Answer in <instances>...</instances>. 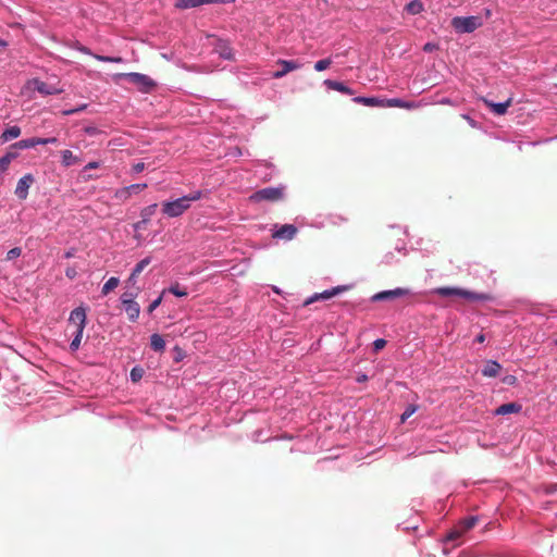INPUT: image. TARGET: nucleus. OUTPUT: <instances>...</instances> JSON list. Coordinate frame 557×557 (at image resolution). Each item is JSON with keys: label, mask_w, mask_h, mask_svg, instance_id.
Wrapping results in <instances>:
<instances>
[{"label": "nucleus", "mask_w": 557, "mask_h": 557, "mask_svg": "<svg viewBox=\"0 0 557 557\" xmlns=\"http://www.w3.org/2000/svg\"><path fill=\"white\" fill-rule=\"evenodd\" d=\"M201 196L202 193L197 190L173 201H165L162 203V213L169 218L180 216L190 208L193 201L199 200Z\"/></svg>", "instance_id": "f257e3e1"}, {"label": "nucleus", "mask_w": 557, "mask_h": 557, "mask_svg": "<svg viewBox=\"0 0 557 557\" xmlns=\"http://www.w3.org/2000/svg\"><path fill=\"white\" fill-rule=\"evenodd\" d=\"M86 309L83 307L75 308L69 318V324L74 326V338L70 344V348L72 351H76L82 342L83 333L86 326Z\"/></svg>", "instance_id": "f03ea898"}, {"label": "nucleus", "mask_w": 557, "mask_h": 557, "mask_svg": "<svg viewBox=\"0 0 557 557\" xmlns=\"http://www.w3.org/2000/svg\"><path fill=\"white\" fill-rule=\"evenodd\" d=\"M435 293L442 297L459 296L473 301H488L492 296L484 293H473L458 287H438Z\"/></svg>", "instance_id": "7ed1b4c3"}, {"label": "nucleus", "mask_w": 557, "mask_h": 557, "mask_svg": "<svg viewBox=\"0 0 557 557\" xmlns=\"http://www.w3.org/2000/svg\"><path fill=\"white\" fill-rule=\"evenodd\" d=\"M285 194V187H265L260 190L255 191L250 197L249 200L252 202H261V201H269V202H276L284 198Z\"/></svg>", "instance_id": "20e7f679"}, {"label": "nucleus", "mask_w": 557, "mask_h": 557, "mask_svg": "<svg viewBox=\"0 0 557 557\" xmlns=\"http://www.w3.org/2000/svg\"><path fill=\"white\" fill-rule=\"evenodd\" d=\"M121 78H126L144 92H149L156 86V83L149 76L140 73H119L114 75L115 82Z\"/></svg>", "instance_id": "39448f33"}, {"label": "nucleus", "mask_w": 557, "mask_h": 557, "mask_svg": "<svg viewBox=\"0 0 557 557\" xmlns=\"http://www.w3.org/2000/svg\"><path fill=\"white\" fill-rule=\"evenodd\" d=\"M453 27L459 33H471L481 26V22L476 16L454 17Z\"/></svg>", "instance_id": "423d86ee"}, {"label": "nucleus", "mask_w": 557, "mask_h": 557, "mask_svg": "<svg viewBox=\"0 0 557 557\" xmlns=\"http://www.w3.org/2000/svg\"><path fill=\"white\" fill-rule=\"evenodd\" d=\"M478 522L476 517H469L461 520L458 524H456L447 534V541H456L461 537L467 531L471 530Z\"/></svg>", "instance_id": "0eeeda50"}, {"label": "nucleus", "mask_w": 557, "mask_h": 557, "mask_svg": "<svg viewBox=\"0 0 557 557\" xmlns=\"http://www.w3.org/2000/svg\"><path fill=\"white\" fill-rule=\"evenodd\" d=\"M350 287L348 285H339V286H336V287H333L331 289H327V290H324L322 293H317L314 294L313 296H311L310 298H308L306 301H305V306H308L317 300H326V299H330L334 296H337L346 290H348Z\"/></svg>", "instance_id": "6e6552de"}, {"label": "nucleus", "mask_w": 557, "mask_h": 557, "mask_svg": "<svg viewBox=\"0 0 557 557\" xmlns=\"http://www.w3.org/2000/svg\"><path fill=\"white\" fill-rule=\"evenodd\" d=\"M297 233L298 228L293 224H275L272 237L275 239L292 240Z\"/></svg>", "instance_id": "1a4fd4ad"}, {"label": "nucleus", "mask_w": 557, "mask_h": 557, "mask_svg": "<svg viewBox=\"0 0 557 557\" xmlns=\"http://www.w3.org/2000/svg\"><path fill=\"white\" fill-rule=\"evenodd\" d=\"M26 86L34 88L35 90H37L39 94H41L44 96L57 95L62 91L61 89L57 88L55 86L49 85L38 78L29 79L27 82Z\"/></svg>", "instance_id": "9d476101"}, {"label": "nucleus", "mask_w": 557, "mask_h": 557, "mask_svg": "<svg viewBox=\"0 0 557 557\" xmlns=\"http://www.w3.org/2000/svg\"><path fill=\"white\" fill-rule=\"evenodd\" d=\"M33 183L34 176L32 174H26L23 177H21L15 188L16 197L21 200L26 199L28 196V189Z\"/></svg>", "instance_id": "9b49d317"}, {"label": "nucleus", "mask_w": 557, "mask_h": 557, "mask_svg": "<svg viewBox=\"0 0 557 557\" xmlns=\"http://www.w3.org/2000/svg\"><path fill=\"white\" fill-rule=\"evenodd\" d=\"M277 65H280L282 69L280 71H276L273 73L274 78H282L287 73L299 70L301 67V64L296 60H278Z\"/></svg>", "instance_id": "f8f14e48"}, {"label": "nucleus", "mask_w": 557, "mask_h": 557, "mask_svg": "<svg viewBox=\"0 0 557 557\" xmlns=\"http://www.w3.org/2000/svg\"><path fill=\"white\" fill-rule=\"evenodd\" d=\"M408 293H409L408 289L400 288V287L392 289V290H384V292H380V293L373 295L372 301L395 299L397 297L405 296Z\"/></svg>", "instance_id": "ddd939ff"}, {"label": "nucleus", "mask_w": 557, "mask_h": 557, "mask_svg": "<svg viewBox=\"0 0 557 557\" xmlns=\"http://www.w3.org/2000/svg\"><path fill=\"white\" fill-rule=\"evenodd\" d=\"M419 104L414 101H405L399 98L383 99V108L417 109Z\"/></svg>", "instance_id": "4468645a"}, {"label": "nucleus", "mask_w": 557, "mask_h": 557, "mask_svg": "<svg viewBox=\"0 0 557 557\" xmlns=\"http://www.w3.org/2000/svg\"><path fill=\"white\" fill-rule=\"evenodd\" d=\"M483 102L486 107H488L496 115H504L507 112V109L512 104V98H508L505 102H493L488 99H483Z\"/></svg>", "instance_id": "2eb2a0df"}, {"label": "nucleus", "mask_w": 557, "mask_h": 557, "mask_svg": "<svg viewBox=\"0 0 557 557\" xmlns=\"http://www.w3.org/2000/svg\"><path fill=\"white\" fill-rule=\"evenodd\" d=\"M151 262L150 257H146L143 260H140L134 268L133 272L131 273L127 283L135 286L136 284V277L144 271L146 267H148Z\"/></svg>", "instance_id": "dca6fc26"}, {"label": "nucleus", "mask_w": 557, "mask_h": 557, "mask_svg": "<svg viewBox=\"0 0 557 557\" xmlns=\"http://www.w3.org/2000/svg\"><path fill=\"white\" fill-rule=\"evenodd\" d=\"M522 409V406L518 403H507L503 404L499 407L496 408L495 414L496 416H505L510 413H518Z\"/></svg>", "instance_id": "f3484780"}, {"label": "nucleus", "mask_w": 557, "mask_h": 557, "mask_svg": "<svg viewBox=\"0 0 557 557\" xmlns=\"http://www.w3.org/2000/svg\"><path fill=\"white\" fill-rule=\"evenodd\" d=\"M352 101L356 102V103H359V104L367 106V107H380V108H383V99L376 98V97H361V96H358V97H355L352 99Z\"/></svg>", "instance_id": "a211bd4d"}, {"label": "nucleus", "mask_w": 557, "mask_h": 557, "mask_svg": "<svg viewBox=\"0 0 557 557\" xmlns=\"http://www.w3.org/2000/svg\"><path fill=\"white\" fill-rule=\"evenodd\" d=\"M324 85L332 90H336L347 95H354L352 89L343 84L342 82L326 79L324 81Z\"/></svg>", "instance_id": "6ab92c4d"}, {"label": "nucleus", "mask_w": 557, "mask_h": 557, "mask_svg": "<svg viewBox=\"0 0 557 557\" xmlns=\"http://www.w3.org/2000/svg\"><path fill=\"white\" fill-rule=\"evenodd\" d=\"M61 157H62V165L65 166V168H69L71 165H74V164H78L82 162V159L75 154H73V152L71 150H63L61 151Z\"/></svg>", "instance_id": "aec40b11"}, {"label": "nucleus", "mask_w": 557, "mask_h": 557, "mask_svg": "<svg viewBox=\"0 0 557 557\" xmlns=\"http://www.w3.org/2000/svg\"><path fill=\"white\" fill-rule=\"evenodd\" d=\"M502 366L496 361H488L482 370V374L487 377H495L499 374Z\"/></svg>", "instance_id": "412c9836"}, {"label": "nucleus", "mask_w": 557, "mask_h": 557, "mask_svg": "<svg viewBox=\"0 0 557 557\" xmlns=\"http://www.w3.org/2000/svg\"><path fill=\"white\" fill-rule=\"evenodd\" d=\"M37 145H42V138L33 137V138L23 139V140L15 143L12 146V148L28 149V148H34Z\"/></svg>", "instance_id": "4be33fe9"}, {"label": "nucleus", "mask_w": 557, "mask_h": 557, "mask_svg": "<svg viewBox=\"0 0 557 557\" xmlns=\"http://www.w3.org/2000/svg\"><path fill=\"white\" fill-rule=\"evenodd\" d=\"M124 309L131 321H136L138 319L140 313V307L136 301H126V305H124Z\"/></svg>", "instance_id": "5701e85b"}, {"label": "nucleus", "mask_w": 557, "mask_h": 557, "mask_svg": "<svg viewBox=\"0 0 557 557\" xmlns=\"http://www.w3.org/2000/svg\"><path fill=\"white\" fill-rule=\"evenodd\" d=\"M215 51L222 57L223 59L231 60L233 59V51L232 48L228 46L226 41L220 40L218 45L215 46Z\"/></svg>", "instance_id": "b1692460"}, {"label": "nucleus", "mask_w": 557, "mask_h": 557, "mask_svg": "<svg viewBox=\"0 0 557 557\" xmlns=\"http://www.w3.org/2000/svg\"><path fill=\"white\" fill-rule=\"evenodd\" d=\"M17 156V152L9 151L0 158V175L9 169L10 163L12 160L16 159Z\"/></svg>", "instance_id": "393cba45"}, {"label": "nucleus", "mask_w": 557, "mask_h": 557, "mask_svg": "<svg viewBox=\"0 0 557 557\" xmlns=\"http://www.w3.org/2000/svg\"><path fill=\"white\" fill-rule=\"evenodd\" d=\"M150 346L154 351H163L165 348V342L159 334H152L150 337Z\"/></svg>", "instance_id": "a878e982"}, {"label": "nucleus", "mask_w": 557, "mask_h": 557, "mask_svg": "<svg viewBox=\"0 0 557 557\" xmlns=\"http://www.w3.org/2000/svg\"><path fill=\"white\" fill-rule=\"evenodd\" d=\"M20 135H21V128L18 126H11L2 133L1 139L3 141H8L11 139L17 138Z\"/></svg>", "instance_id": "bb28decb"}, {"label": "nucleus", "mask_w": 557, "mask_h": 557, "mask_svg": "<svg viewBox=\"0 0 557 557\" xmlns=\"http://www.w3.org/2000/svg\"><path fill=\"white\" fill-rule=\"evenodd\" d=\"M406 10L408 13L410 14H419L423 11V3L419 0H413V1H410L407 5H406Z\"/></svg>", "instance_id": "cd10ccee"}, {"label": "nucleus", "mask_w": 557, "mask_h": 557, "mask_svg": "<svg viewBox=\"0 0 557 557\" xmlns=\"http://www.w3.org/2000/svg\"><path fill=\"white\" fill-rule=\"evenodd\" d=\"M120 280L117 277H110L104 285L102 286L101 293L102 295H108L111 290L119 286Z\"/></svg>", "instance_id": "c85d7f7f"}, {"label": "nucleus", "mask_w": 557, "mask_h": 557, "mask_svg": "<svg viewBox=\"0 0 557 557\" xmlns=\"http://www.w3.org/2000/svg\"><path fill=\"white\" fill-rule=\"evenodd\" d=\"M157 209V203L150 205L146 208H144L140 212V216L143 218V222L147 223L150 219V216L154 213Z\"/></svg>", "instance_id": "c756f323"}, {"label": "nucleus", "mask_w": 557, "mask_h": 557, "mask_svg": "<svg viewBox=\"0 0 557 557\" xmlns=\"http://www.w3.org/2000/svg\"><path fill=\"white\" fill-rule=\"evenodd\" d=\"M131 196H132V194H131L128 187L120 188L114 194L115 199H117L122 202L128 200Z\"/></svg>", "instance_id": "7c9ffc66"}, {"label": "nucleus", "mask_w": 557, "mask_h": 557, "mask_svg": "<svg viewBox=\"0 0 557 557\" xmlns=\"http://www.w3.org/2000/svg\"><path fill=\"white\" fill-rule=\"evenodd\" d=\"M169 292L177 297H185L188 294L186 288L181 287L178 283L171 285Z\"/></svg>", "instance_id": "2f4dec72"}, {"label": "nucleus", "mask_w": 557, "mask_h": 557, "mask_svg": "<svg viewBox=\"0 0 557 557\" xmlns=\"http://www.w3.org/2000/svg\"><path fill=\"white\" fill-rule=\"evenodd\" d=\"M138 292H139V287H135L134 286V290H127L125 292L122 297H121V300H122V304L123 306L126 305V301L131 300V301H135V297L138 295Z\"/></svg>", "instance_id": "473e14b6"}, {"label": "nucleus", "mask_w": 557, "mask_h": 557, "mask_svg": "<svg viewBox=\"0 0 557 557\" xmlns=\"http://www.w3.org/2000/svg\"><path fill=\"white\" fill-rule=\"evenodd\" d=\"M332 64V60L330 58L319 60L314 64V70L318 72L326 70Z\"/></svg>", "instance_id": "72a5a7b5"}, {"label": "nucleus", "mask_w": 557, "mask_h": 557, "mask_svg": "<svg viewBox=\"0 0 557 557\" xmlns=\"http://www.w3.org/2000/svg\"><path fill=\"white\" fill-rule=\"evenodd\" d=\"M176 7L180 9H190L198 7L197 0H178Z\"/></svg>", "instance_id": "f704fd0d"}, {"label": "nucleus", "mask_w": 557, "mask_h": 557, "mask_svg": "<svg viewBox=\"0 0 557 557\" xmlns=\"http://www.w3.org/2000/svg\"><path fill=\"white\" fill-rule=\"evenodd\" d=\"M144 375V369L135 367L131 370V379L133 382H138Z\"/></svg>", "instance_id": "c9c22d12"}, {"label": "nucleus", "mask_w": 557, "mask_h": 557, "mask_svg": "<svg viewBox=\"0 0 557 557\" xmlns=\"http://www.w3.org/2000/svg\"><path fill=\"white\" fill-rule=\"evenodd\" d=\"M418 407L416 405H409L405 411L403 412L400 419L403 422H405L408 418H410L416 411Z\"/></svg>", "instance_id": "e433bc0d"}, {"label": "nucleus", "mask_w": 557, "mask_h": 557, "mask_svg": "<svg viewBox=\"0 0 557 557\" xmlns=\"http://www.w3.org/2000/svg\"><path fill=\"white\" fill-rule=\"evenodd\" d=\"M21 255H22V249L18 247H14L8 251L7 260H13L15 258H18Z\"/></svg>", "instance_id": "4c0bfd02"}, {"label": "nucleus", "mask_w": 557, "mask_h": 557, "mask_svg": "<svg viewBox=\"0 0 557 557\" xmlns=\"http://www.w3.org/2000/svg\"><path fill=\"white\" fill-rule=\"evenodd\" d=\"M127 187H128L131 194H138L141 190H144L145 188H147V184H133Z\"/></svg>", "instance_id": "58836bf2"}, {"label": "nucleus", "mask_w": 557, "mask_h": 557, "mask_svg": "<svg viewBox=\"0 0 557 557\" xmlns=\"http://www.w3.org/2000/svg\"><path fill=\"white\" fill-rule=\"evenodd\" d=\"M162 302V296H159L157 299H154L149 306H148V313H152Z\"/></svg>", "instance_id": "ea45409f"}, {"label": "nucleus", "mask_w": 557, "mask_h": 557, "mask_svg": "<svg viewBox=\"0 0 557 557\" xmlns=\"http://www.w3.org/2000/svg\"><path fill=\"white\" fill-rule=\"evenodd\" d=\"M386 346V341L383 338H377L373 342V349L374 351H379L383 349Z\"/></svg>", "instance_id": "a19ab883"}, {"label": "nucleus", "mask_w": 557, "mask_h": 557, "mask_svg": "<svg viewBox=\"0 0 557 557\" xmlns=\"http://www.w3.org/2000/svg\"><path fill=\"white\" fill-rule=\"evenodd\" d=\"M234 0H197L198 7L202 4H209V3H230Z\"/></svg>", "instance_id": "79ce46f5"}, {"label": "nucleus", "mask_w": 557, "mask_h": 557, "mask_svg": "<svg viewBox=\"0 0 557 557\" xmlns=\"http://www.w3.org/2000/svg\"><path fill=\"white\" fill-rule=\"evenodd\" d=\"M99 166H100L99 162L92 161V162L87 163L82 171H83V173H86L89 170L98 169Z\"/></svg>", "instance_id": "37998d69"}, {"label": "nucleus", "mask_w": 557, "mask_h": 557, "mask_svg": "<svg viewBox=\"0 0 557 557\" xmlns=\"http://www.w3.org/2000/svg\"><path fill=\"white\" fill-rule=\"evenodd\" d=\"M65 275L70 278V280H73L76 277L77 275V271L74 267H69L66 270H65Z\"/></svg>", "instance_id": "c03bdc74"}, {"label": "nucleus", "mask_w": 557, "mask_h": 557, "mask_svg": "<svg viewBox=\"0 0 557 557\" xmlns=\"http://www.w3.org/2000/svg\"><path fill=\"white\" fill-rule=\"evenodd\" d=\"M145 168H146V165H145V163H144V162H138V163H135V164L133 165V171H134L135 173H140V172H143V171L145 170Z\"/></svg>", "instance_id": "a18cd8bd"}, {"label": "nucleus", "mask_w": 557, "mask_h": 557, "mask_svg": "<svg viewBox=\"0 0 557 557\" xmlns=\"http://www.w3.org/2000/svg\"><path fill=\"white\" fill-rule=\"evenodd\" d=\"M517 379L516 376L513 375H506L504 379H503V382L505 384H508V385H513L516 383Z\"/></svg>", "instance_id": "49530a36"}, {"label": "nucleus", "mask_w": 557, "mask_h": 557, "mask_svg": "<svg viewBox=\"0 0 557 557\" xmlns=\"http://www.w3.org/2000/svg\"><path fill=\"white\" fill-rule=\"evenodd\" d=\"M81 175H82L83 181H85V182H88V181H90V180L98 178V175H94L92 173H89V174H88L87 172H86V173H83V172H82V173H81Z\"/></svg>", "instance_id": "de8ad7c7"}, {"label": "nucleus", "mask_w": 557, "mask_h": 557, "mask_svg": "<svg viewBox=\"0 0 557 557\" xmlns=\"http://www.w3.org/2000/svg\"><path fill=\"white\" fill-rule=\"evenodd\" d=\"M94 57L97 60L102 61V62H111V60H112V57H106V55H99V54H95Z\"/></svg>", "instance_id": "09e8293b"}, {"label": "nucleus", "mask_w": 557, "mask_h": 557, "mask_svg": "<svg viewBox=\"0 0 557 557\" xmlns=\"http://www.w3.org/2000/svg\"><path fill=\"white\" fill-rule=\"evenodd\" d=\"M55 143H57L55 137L42 138V145L55 144Z\"/></svg>", "instance_id": "8fccbe9b"}, {"label": "nucleus", "mask_w": 557, "mask_h": 557, "mask_svg": "<svg viewBox=\"0 0 557 557\" xmlns=\"http://www.w3.org/2000/svg\"><path fill=\"white\" fill-rule=\"evenodd\" d=\"M484 341H485V335H484V334H482V333H481V334H479V335L476 336V338H475V342H476V343H480V344L484 343Z\"/></svg>", "instance_id": "3c124183"}, {"label": "nucleus", "mask_w": 557, "mask_h": 557, "mask_svg": "<svg viewBox=\"0 0 557 557\" xmlns=\"http://www.w3.org/2000/svg\"><path fill=\"white\" fill-rule=\"evenodd\" d=\"M462 117H463L465 120H467V121L470 123V125H471V126H473V127L475 126V121H474V120H472L470 116H468V115H462Z\"/></svg>", "instance_id": "603ef678"}, {"label": "nucleus", "mask_w": 557, "mask_h": 557, "mask_svg": "<svg viewBox=\"0 0 557 557\" xmlns=\"http://www.w3.org/2000/svg\"><path fill=\"white\" fill-rule=\"evenodd\" d=\"M74 251H75L74 249H70V250H67V251L64 253V257H65V258H72V257H74Z\"/></svg>", "instance_id": "864d4df0"}, {"label": "nucleus", "mask_w": 557, "mask_h": 557, "mask_svg": "<svg viewBox=\"0 0 557 557\" xmlns=\"http://www.w3.org/2000/svg\"><path fill=\"white\" fill-rule=\"evenodd\" d=\"M111 62H114V63H122V62H123V59H122L121 57H112Z\"/></svg>", "instance_id": "5fc2aeb1"}, {"label": "nucleus", "mask_w": 557, "mask_h": 557, "mask_svg": "<svg viewBox=\"0 0 557 557\" xmlns=\"http://www.w3.org/2000/svg\"><path fill=\"white\" fill-rule=\"evenodd\" d=\"M424 50H425V51H431V50H432V46H431V44H426V45L424 46Z\"/></svg>", "instance_id": "6e6d98bb"}, {"label": "nucleus", "mask_w": 557, "mask_h": 557, "mask_svg": "<svg viewBox=\"0 0 557 557\" xmlns=\"http://www.w3.org/2000/svg\"><path fill=\"white\" fill-rule=\"evenodd\" d=\"M367 381V375H361L358 377V382H364Z\"/></svg>", "instance_id": "4d7b16f0"}, {"label": "nucleus", "mask_w": 557, "mask_h": 557, "mask_svg": "<svg viewBox=\"0 0 557 557\" xmlns=\"http://www.w3.org/2000/svg\"><path fill=\"white\" fill-rule=\"evenodd\" d=\"M143 224H145V223H144V222H143V220H141L140 222H138V223L135 225V227H136V228L143 227Z\"/></svg>", "instance_id": "13d9d810"}, {"label": "nucleus", "mask_w": 557, "mask_h": 557, "mask_svg": "<svg viewBox=\"0 0 557 557\" xmlns=\"http://www.w3.org/2000/svg\"><path fill=\"white\" fill-rule=\"evenodd\" d=\"M79 50H81V51H83V52H85V53H89V51H88V50H87V48H85V47H81V48H79Z\"/></svg>", "instance_id": "bf43d9fd"}, {"label": "nucleus", "mask_w": 557, "mask_h": 557, "mask_svg": "<svg viewBox=\"0 0 557 557\" xmlns=\"http://www.w3.org/2000/svg\"><path fill=\"white\" fill-rule=\"evenodd\" d=\"M0 46L5 47L7 42L4 40L0 39Z\"/></svg>", "instance_id": "052dcab7"}, {"label": "nucleus", "mask_w": 557, "mask_h": 557, "mask_svg": "<svg viewBox=\"0 0 557 557\" xmlns=\"http://www.w3.org/2000/svg\"><path fill=\"white\" fill-rule=\"evenodd\" d=\"M77 110H72V111H65L64 114H71L73 112H76Z\"/></svg>", "instance_id": "680f3d73"}, {"label": "nucleus", "mask_w": 557, "mask_h": 557, "mask_svg": "<svg viewBox=\"0 0 557 557\" xmlns=\"http://www.w3.org/2000/svg\"><path fill=\"white\" fill-rule=\"evenodd\" d=\"M555 344L557 345V338L555 339Z\"/></svg>", "instance_id": "e2e57ef3"}]
</instances>
